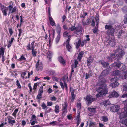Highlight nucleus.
I'll return each mask as SVG.
<instances>
[{"instance_id": "f257e3e1", "label": "nucleus", "mask_w": 127, "mask_h": 127, "mask_svg": "<svg viewBox=\"0 0 127 127\" xmlns=\"http://www.w3.org/2000/svg\"><path fill=\"white\" fill-rule=\"evenodd\" d=\"M75 27V25L72 26L70 28H69V30L71 31L76 30L75 32H76L77 34L76 36L77 37V35H78L82 32L83 28L81 26H79L77 27Z\"/></svg>"}, {"instance_id": "f03ea898", "label": "nucleus", "mask_w": 127, "mask_h": 127, "mask_svg": "<svg viewBox=\"0 0 127 127\" xmlns=\"http://www.w3.org/2000/svg\"><path fill=\"white\" fill-rule=\"evenodd\" d=\"M105 30H107L106 31L107 34L112 36L114 35L115 29L113 28V26L112 25H105Z\"/></svg>"}, {"instance_id": "7ed1b4c3", "label": "nucleus", "mask_w": 127, "mask_h": 127, "mask_svg": "<svg viewBox=\"0 0 127 127\" xmlns=\"http://www.w3.org/2000/svg\"><path fill=\"white\" fill-rule=\"evenodd\" d=\"M97 91L99 92L96 95V96L97 97H102L103 95H105L108 93V90L106 89H102L100 90V91L99 90V89H98Z\"/></svg>"}, {"instance_id": "20e7f679", "label": "nucleus", "mask_w": 127, "mask_h": 127, "mask_svg": "<svg viewBox=\"0 0 127 127\" xmlns=\"http://www.w3.org/2000/svg\"><path fill=\"white\" fill-rule=\"evenodd\" d=\"M124 103L125 105L124 107V111L121 114V115L123 118L127 117V99L124 101Z\"/></svg>"}, {"instance_id": "39448f33", "label": "nucleus", "mask_w": 127, "mask_h": 127, "mask_svg": "<svg viewBox=\"0 0 127 127\" xmlns=\"http://www.w3.org/2000/svg\"><path fill=\"white\" fill-rule=\"evenodd\" d=\"M118 78H117L116 77H114L111 79V81L112 83L110 85L112 88H115L119 85V84L117 82Z\"/></svg>"}, {"instance_id": "423d86ee", "label": "nucleus", "mask_w": 127, "mask_h": 127, "mask_svg": "<svg viewBox=\"0 0 127 127\" xmlns=\"http://www.w3.org/2000/svg\"><path fill=\"white\" fill-rule=\"evenodd\" d=\"M0 7V10L1 11L3 16H6L7 15V12L8 10V8L5 6L3 5H1Z\"/></svg>"}, {"instance_id": "0eeeda50", "label": "nucleus", "mask_w": 127, "mask_h": 127, "mask_svg": "<svg viewBox=\"0 0 127 127\" xmlns=\"http://www.w3.org/2000/svg\"><path fill=\"white\" fill-rule=\"evenodd\" d=\"M36 70L37 71H41L43 68V65L41 62H39L38 60L35 64Z\"/></svg>"}, {"instance_id": "6e6552de", "label": "nucleus", "mask_w": 127, "mask_h": 127, "mask_svg": "<svg viewBox=\"0 0 127 127\" xmlns=\"http://www.w3.org/2000/svg\"><path fill=\"white\" fill-rule=\"evenodd\" d=\"M8 120V123L9 125L11 126H13L14 125V124L16 123V121L14 120H12L13 119V118L12 116H9L7 117Z\"/></svg>"}, {"instance_id": "1a4fd4ad", "label": "nucleus", "mask_w": 127, "mask_h": 127, "mask_svg": "<svg viewBox=\"0 0 127 127\" xmlns=\"http://www.w3.org/2000/svg\"><path fill=\"white\" fill-rule=\"evenodd\" d=\"M64 103V104H62V110L63 114L66 113L67 112L68 105L66 102H65Z\"/></svg>"}, {"instance_id": "9d476101", "label": "nucleus", "mask_w": 127, "mask_h": 127, "mask_svg": "<svg viewBox=\"0 0 127 127\" xmlns=\"http://www.w3.org/2000/svg\"><path fill=\"white\" fill-rule=\"evenodd\" d=\"M35 42V41H33L31 43V45L30 43L27 46V49L28 50H33L35 49V46L34 45V43Z\"/></svg>"}, {"instance_id": "9b49d317", "label": "nucleus", "mask_w": 127, "mask_h": 127, "mask_svg": "<svg viewBox=\"0 0 127 127\" xmlns=\"http://www.w3.org/2000/svg\"><path fill=\"white\" fill-rule=\"evenodd\" d=\"M119 96V94L118 92H117L115 90H114L111 93H110L108 96L109 98H110L112 97H117Z\"/></svg>"}, {"instance_id": "f8f14e48", "label": "nucleus", "mask_w": 127, "mask_h": 127, "mask_svg": "<svg viewBox=\"0 0 127 127\" xmlns=\"http://www.w3.org/2000/svg\"><path fill=\"white\" fill-rule=\"evenodd\" d=\"M121 66V64L120 63L115 62L112 64V68L114 69H117L119 68Z\"/></svg>"}, {"instance_id": "ddd939ff", "label": "nucleus", "mask_w": 127, "mask_h": 127, "mask_svg": "<svg viewBox=\"0 0 127 127\" xmlns=\"http://www.w3.org/2000/svg\"><path fill=\"white\" fill-rule=\"evenodd\" d=\"M107 42L108 43V44L112 47L115 45L116 44L115 39L113 38L109 39Z\"/></svg>"}, {"instance_id": "4468645a", "label": "nucleus", "mask_w": 127, "mask_h": 127, "mask_svg": "<svg viewBox=\"0 0 127 127\" xmlns=\"http://www.w3.org/2000/svg\"><path fill=\"white\" fill-rule=\"evenodd\" d=\"M120 109V106L118 105H114L110 107V110L114 112L118 111Z\"/></svg>"}, {"instance_id": "2eb2a0df", "label": "nucleus", "mask_w": 127, "mask_h": 127, "mask_svg": "<svg viewBox=\"0 0 127 127\" xmlns=\"http://www.w3.org/2000/svg\"><path fill=\"white\" fill-rule=\"evenodd\" d=\"M86 100L88 104L91 103L93 101L95 100V98H91V96L90 95H87L86 97Z\"/></svg>"}, {"instance_id": "dca6fc26", "label": "nucleus", "mask_w": 127, "mask_h": 127, "mask_svg": "<svg viewBox=\"0 0 127 127\" xmlns=\"http://www.w3.org/2000/svg\"><path fill=\"white\" fill-rule=\"evenodd\" d=\"M58 61L61 64H63L64 66H65L66 64V62L64 60L63 57L60 56L58 58Z\"/></svg>"}, {"instance_id": "f3484780", "label": "nucleus", "mask_w": 127, "mask_h": 127, "mask_svg": "<svg viewBox=\"0 0 127 127\" xmlns=\"http://www.w3.org/2000/svg\"><path fill=\"white\" fill-rule=\"evenodd\" d=\"M70 90L71 95V101H73L75 98L76 95H74V90L71 86L70 87Z\"/></svg>"}, {"instance_id": "a211bd4d", "label": "nucleus", "mask_w": 127, "mask_h": 127, "mask_svg": "<svg viewBox=\"0 0 127 127\" xmlns=\"http://www.w3.org/2000/svg\"><path fill=\"white\" fill-rule=\"evenodd\" d=\"M125 54V52L123 50H121L118 55H116V56L118 59H121L124 56Z\"/></svg>"}, {"instance_id": "6ab92c4d", "label": "nucleus", "mask_w": 127, "mask_h": 127, "mask_svg": "<svg viewBox=\"0 0 127 127\" xmlns=\"http://www.w3.org/2000/svg\"><path fill=\"white\" fill-rule=\"evenodd\" d=\"M91 22V20L89 18L87 19L86 21V22H85L84 19H83L82 21L83 25L84 26H85L89 25L90 23Z\"/></svg>"}, {"instance_id": "aec40b11", "label": "nucleus", "mask_w": 127, "mask_h": 127, "mask_svg": "<svg viewBox=\"0 0 127 127\" xmlns=\"http://www.w3.org/2000/svg\"><path fill=\"white\" fill-rule=\"evenodd\" d=\"M41 106L42 108V109L44 110L46 108V109L45 111V114H46L49 113L48 110H47V109L48 108L47 107V106H46L45 103L43 102L41 105Z\"/></svg>"}, {"instance_id": "412c9836", "label": "nucleus", "mask_w": 127, "mask_h": 127, "mask_svg": "<svg viewBox=\"0 0 127 127\" xmlns=\"http://www.w3.org/2000/svg\"><path fill=\"white\" fill-rule=\"evenodd\" d=\"M57 33L58 34H60L61 28L59 24H58L56 28Z\"/></svg>"}, {"instance_id": "4be33fe9", "label": "nucleus", "mask_w": 127, "mask_h": 127, "mask_svg": "<svg viewBox=\"0 0 127 127\" xmlns=\"http://www.w3.org/2000/svg\"><path fill=\"white\" fill-rule=\"evenodd\" d=\"M93 60L92 59L91 57H90L87 59V64L88 67H89L90 66Z\"/></svg>"}, {"instance_id": "5701e85b", "label": "nucleus", "mask_w": 127, "mask_h": 127, "mask_svg": "<svg viewBox=\"0 0 127 127\" xmlns=\"http://www.w3.org/2000/svg\"><path fill=\"white\" fill-rule=\"evenodd\" d=\"M49 21L51 25L52 26H56V23L52 18L50 17V19H49Z\"/></svg>"}, {"instance_id": "b1692460", "label": "nucleus", "mask_w": 127, "mask_h": 127, "mask_svg": "<svg viewBox=\"0 0 127 127\" xmlns=\"http://www.w3.org/2000/svg\"><path fill=\"white\" fill-rule=\"evenodd\" d=\"M84 53L83 51H81L79 53L77 57V59H78L79 61H81L82 58L83 56Z\"/></svg>"}, {"instance_id": "393cba45", "label": "nucleus", "mask_w": 127, "mask_h": 127, "mask_svg": "<svg viewBox=\"0 0 127 127\" xmlns=\"http://www.w3.org/2000/svg\"><path fill=\"white\" fill-rule=\"evenodd\" d=\"M110 102L109 100H106L101 102V105H103L105 106H107V105L109 104Z\"/></svg>"}, {"instance_id": "a878e982", "label": "nucleus", "mask_w": 127, "mask_h": 127, "mask_svg": "<svg viewBox=\"0 0 127 127\" xmlns=\"http://www.w3.org/2000/svg\"><path fill=\"white\" fill-rule=\"evenodd\" d=\"M95 19L96 21V26L98 27L99 22V15L98 14H96L95 16Z\"/></svg>"}, {"instance_id": "bb28decb", "label": "nucleus", "mask_w": 127, "mask_h": 127, "mask_svg": "<svg viewBox=\"0 0 127 127\" xmlns=\"http://www.w3.org/2000/svg\"><path fill=\"white\" fill-rule=\"evenodd\" d=\"M76 44H75L76 45V47L77 49H78L80 46L81 43V40L79 39L78 41L76 42Z\"/></svg>"}, {"instance_id": "cd10ccee", "label": "nucleus", "mask_w": 127, "mask_h": 127, "mask_svg": "<svg viewBox=\"0 0 127 127\" xmlns=\"http://www.w3.org/2000/svg\"><path fill=\"white\" fill-rule=\"evenodd\" d=\"M101 120L104 122H106L108 121V117L105 116H103L101 117Z\"/></svg>"}, {"instance_id": "c85d7f7f", "label": "nucleus", "mask_w": 127, "mask_h": 127, "mask_svg": "<svg viewBox=\"0 0 127 127\" xmlns=\"http://www.w3.org/2000/svg\"><path fill=\"white\" fill-rule=\"evenodd\" d=\"M60 107L59 105L57 104L55 107V112L56 114H58L59 113L60 110Z\"/></svg>"}, {"instance_id": "c756f323", "label": "nucleus", "mask_w": 127, "mask_h": 127, "mask_svg": "<svg viewBox=\"0 0 127 127\" xmlns=\"http://www.w3.org/2000/svg\"><path fill=\"white\" fill-rule=\"evenodd\" d=\"M100 63L103 67H106L109 65L108 63H107L104 61H101Z\"/></svg>"}, {"instance_id": "7c9ffc66", "label": "nucleus", "mask_w": 127, "mask_h": 127, "mask_svg": "<svg viewBox=\"0 0 127 127\" xmlns=\"http://www.w3.org/2000/svg\"><path fill=\"white\" fill-rule=\"evenodd\" d=\"M9 3L10 4L8 6V8L10 13V11H11L12 9L13 8V6L14 4V3H13V2H12V1H11Z\"/></svg>"}, {"instance_id": "2f4dec72", "label": "nucleus", "mask_w": 127, "mask_h": 127, "mask_svg": "<svg viewBox=\"0 0 127 127\" xmlns=\"http://www.w3.org/2000/svg\"><path fill=\"white\" fill-rule=\"evenodd\" d=\"M120 72L119 70H115L113 71L112 75L114 76H115L119 75Z\"/></svg>"}, {"instance_id": "473e14b6", "label": "nucleus", "mask_w": 127, "mask_h": 127, "mask_svg": "<svg viewBox=\"0 0 127 127\" xmlns=\"http://www.w3.org/2000/svg\"><path fill=\"white\" fill-rule=\"evenodd\" d=\"M52 53L50 51H48L47 52V57L49 59V60H50L52 57Z\"/></svg>"}, {"instance_id": "72a5a7b5", "label": "nucleus", "mask_w": 127, "mask_h": 127, "mask_svg": "<svg viewBox=\"0 0 127 127\" xmlns=\"http://www.w3.org/2000/svg\"><path fill=\"white\" fill-rule=\"evenodd\" d=\"M18 11L17 7L16 6H15L12 9L11 11H10V13H16V11Z\"/></svg>"}, {"instance_id": "f704fd0d", "label": "nucleus", "mask_w": 127, "mask_h": 127, "mask_svg": "<svg viewBox=\"0 0 127 127\" xmlns=\"http://www.w3.org/2000/svg\"><path fill=\"white\" fill-rule=\"evenodd\" d=\"M106 87V85L105 84L103 83L101 84L100 85L99 87V89H105Z\"/></svg>"}, {"instance_id": "c9c22d12", "label": "nucleus", "mask_w": 127, "mask_h": 127, "mask_svg": "<svg viewBox=\"0 0 127 127\" xmlns=\"http://www.w3.org/2000/svg\"><path fill=\"white\" fill-rule=\"evenodd\" d=\"M109 73L108 70H105L102 71V74L103 76H105L108 74Z\"/></svg>"}, {"instance_id": "e433bc0d", "label": "nucleus", "mask_w": 127, "mask_h": 127, "mask_svg": "<svg viewBox=\"0 0 127 127\" xmlns=\"http://www.w3.org/2000/svg\"><path fill=\"white\" fill-rule=\"evenodd\" d=\"M32 53L34 57H35L36 56L37 52L36 51V49H34L32 50Z\"/></svg>"}, {"instance_id": "4c0bfd02", "label": "nucleus", "mask_w": 127, "mask_h": 127, "mask_svg": "<svg viewBox=\"0 0 127 127\" xmlns=\"http://www.w3.org/2000/svg\"><path fill=\"white\" fill-rule=\"evenodd\" d=\"M4 48L3 47L0 48V56L4 55Z\"/></svg>"}, {"instance_id": "58836bf2", "label": "nucleus", "mask_w": 127, "mask_h": 127, "mask_svg": "<svg viewBox=\"0 0 127 127\" xmlns=\"http://www.w3.org/2000/svg\"><path fill=\"white\" fill-rule=\"evenodd\" d=\"M42 93H41L38 92V94L37 96L36 99H37L40 100L42 98Z\"/></svg>"}, {"instance_id": "ea45409f", "label": "nucleus", "mask_w": 127, "mask_h": 127, "mask_svg": "<svg viewBox=\"0 0 127 127\" xmlns=\"http://www.w3.org/2000/svg\"><path fill=\"white\" fill-rule=\"evenodd\" d=\"M60 34H58L56 37V38L55 41L56 43H58L61 37Z\"/></svg>"}, {"instance_id": "a19ab883", "label": "nucleus", "mask_w": 127, "mask_h": 127, "mask_svg": "<svg viewBox=\"0 0 127 127\" xmlns=\"http://www.w3.org/2000/svg\"><path fill=\"white\" fill-rule=\"evenodd\" d=\"M19 110L18 108L16 109L13 113L12 114V115L14 117L16 118V114L18 111Z\"/></svg>"}, {"instance_id": "79ce46f5", "label": "nucleus", "mask_w": 127, "mask_h": 127, "mask_svg": "<svg viewBox=\"0 0 127 127\" xmlns=\"http://www.w3.org/2000/svg\"><path fill=\"white\" fill-rule=\"evenodd\" d=\"M120 122H121L122 124L125 125L127 127V118L125 120H122V121L121 120Z\"/></svg>"}, {"instance_id": "37998d69", "label": "nucleus", "mask_w": 127, "mask_h": 127, "mask_svg": "<svg viewBox=\"0 0 127 127\" xmlns=\"http://www.w3.org/2000/svg\"><path fill=\"white\" fill-rule=\"evenodd\" d=\"M16 85L18 86L17 89H20L21 88V86L20 84L19 81L17 79V80L16 82Z\"/></svg>"}, {"instance_id": "c03bdc74", "label": "nucleus", "mask_w": 127, "mask_h": 127, "mask_svg": "<svg viewBox=\"0 0 127 127\" xmlns=\"http://www.w3.org/2000/svg\"><path fill=\"white\" fill-rule=\"evenodd\" d=\"M88 110L90 112H95V111L96 108H94L89 107Z\"/></svg>"}, {"instance_id": "a18cd8bd", "label": "nucleus", "mask_w": 127, "mask_h": 127, "mask_svg": "<svg viewBox=\"0 0 127 127\" xmlns=\"http://www.w3.org/2000/svg\"><path fill=\"white\" fill-rule=\"evenodd\" d=\"M26 59L25 58L23 55H22L21 56L20 58L18 59V60L20 62L22 60H26Z\"/></svg>"}, {"instance_id": "49530a36", "label": "nucleus", "mask_w": 127, "mask_h": 127, "mask_svg": "<svg viewBox=\"0 0 127 127\" xmlns=\"http://www.w3.org/2000/svg\"><path fill=\"white\" fill-rule=\"evenodd\" d=\"M33 73V71L32 70L30 72H28V77L26 76L25 77V79H26L27 78H29L30 77V75H32V74Z\"/></svg>"}, {"instance_id": "de8ad7c7", "label": "nucleus", "mask_w": 127, "mask_h": 127, "mask_svg": "<svg viewBox=\"0 0 127 127\" xmlns=\"http://www.w3.org/2000/svg\"><path fill=\"white\" fill-rule=\"evenodd\" d=\"M95 125V123L91 121L89 124V127H94Z\"/></svg>"}, {"instance_id": "09e8293b", "label": "nucleus", "mask_w": 127, "mask_h": 127, "mask_svg": "<svg viewBox=\"0 0 127 127\" xmlns=\"http://www.w3.org/2000/svg\"><path fill=\"white\" fill-rule=\"evenodd\" d=\"M116 52L119 51L120 50L121 51V50H122V48H121V46L120 45H118L117 46H116Z\"/></svg>"}, {"instance_id": "8fccbe9b", "label": "nucleus", "mask_w": 127, "mask_h": 127, "mask_svg": "<svg viewBox=\"0 0 127 127\" xmlns=\"http://www.w3.org/2000/svg\"><path fill=\"white\" fill-rule=\"evenodd\" d=\"M66 48L69 52H70L71 49V47L69 44L66 45Z\"/></svg>"}, {"instance_id": "3c124183", "label": "nucleus", "mask_w": 127, "mask_h": 127, "mask_svg": "<svg viewBox=\"0 0 127 127\" xmlns=\"http://www.w3.org/2000/svg\"><path fill=\"white\" fill-rule=\"evenodd\" d=\"M26 72L27 71H26L22 72L21 73V77L22 79H24L25 78L24 76L26 75Z\"/></svg>"}, {"instance_id": "603ef678", "label": "nucleus", "mask_w": 127, "mask_h": 127, "mask_svg": "<svg viewBox=\"0 0 127 127\" xmlns=\"http://www.w3.org/2000/svg\"><path fill=\"white\" fill-rule=\"evenodd\" d=\"M123 21L125 23H127V14L125 15Z\"/></svg>"}, {"instance_id": "864d4df0", "label": "nucleus", "mask_w": 127, "mask_h": 127, "mask_svg": "<svg viewBox=\"0 0 127 127\" xmlns=\"http://www.w3.org/2000/svg\"><path fill=\"white\" fill-rule=\"evenodd\" d=\"M43 86H41L40 87V88L39 89L38 91V93H43Z\"/></svg>"}, {"instance_id": "5fc2aeb1", "label": "nucleus", "mask_w": 127, "mask_h": 127, "mask_svg": "<svg viewBox=\"0 0 127 127\" xmlns=\"http://www.w3.org/2000/svg\"><path fill=\"white\" fill-rule=\"evenodd\" d=\"M98 27H97V28H96V27H94V29L93 30V33L95 34L96 33L97 31L98 30Z\"/></svg>"}, {"instance_id": "6e6d98bb", "label": "nucleus", "mask_w": 127, "mask_h": 127, "mask_svg": "<svg viewBox=\"0 0 127 127\" xmlns=\"http://www.w3.org/2000/svg\"><path fill=\"white\" fill-rule=\"evenodd\" d=\"M122 74H123V75L124 76H123L122 79H124L127 77V73H126L125 72H122Z\"/></svg>"}, {"instance_id": "4d7b16f0", "label": "nucleus", "mask_w": 127, "mask_h": 127, "mask_svg": "<svg viewBox=\"0 0 127 127\" xmlns=\"http://www.w3.org/2000/svg\"><path fill=\"white\" fill-rule=\"evenodd\" d=\"M48 74H50L53 75L55 74V71L54 70H50L49 71H48Z\"/></svg>"}, {"instance_id": "13d9d810", "label": "nucleus", "mask_w": 127, "mask_h": 127, "mask_svg": "<svg viewBox=\"0 0 127 127\" xmlns=\"http://www.w3.org/2000/svg\"><path fill=\"white\" fill-rule=\"evenodd\" d=\"M64 87H65V90H66V91L68 92V88L67 86L66 83L65 81H64Z\"/></svg>"}, {"instance_id": "bf43d9fd", "label": "nucleus", "mask_w": 127, "mask_h": 127, "mask_svg": "<svg viewBox=\"0 0 127 127\" xmlns=\"http://www.w3.org/2000/svg\"><path fill=\"white\" fill-rule=\"evenodd\" d=\"M77 107L78 109L79 110H80L81 109V103H78L77 104Z\"/></svg>"}, {"instance_id": "052dcab7", "label": "nucleus", "mask_w": 127, "mask_h": 127, "mask_svg": "<svg viewBox=\"0 0 127 127\" xmlns=\"http://www.w3.org/2000/svg\"><path fill=\"white\" fill-rule=\"evenodd\" d=\"M68 33L67 31H65L63 33V36L65 37H66L68 36L67 35Z\"/></svg>"}, {"instance_id": "680f3d73", "label": "nucleus", "mask_w": 127, "mask_h": 127, "mask_svg": "<svg viewBox=\"0 0 127 127\" xmlns=\"http://www.w3.org/2000/svg\"><path fill=\"white\" fill-rule=\"evenodd\" d=\"M9 32L10 33V36H11L13 33V31L12 30V29L9 28L8 29Z\"/></svg>"}, {"instance_id": "e2e57ef3", "label": "nucleus", "mask_w": 127, "mask_h": 127, "mask_svg": "<svg viewBox=\"0 0 127 127\" xmlns=\"http://www.w3.org/2000/svg\"><path fill=\"white\" fill-rule=\"evenodd\" d=\"M81 46L82 47H83L84 46V44L87 43V42L86 40H82V41H81Z\"/></svg>"}, {"instance_id": "0e129e2a", "label": "nucleus", "mask_w": 127, "mask_h": 127, "mask_svg": "<svg viewBox=\"0 0 127 127\" xmlns=\"http://www.w3.org/2000/svg\"><path fill=\"white\" fill-rule=\"evenodd\" d=\"M47 91L48 94H50L53 92V90L51 88H49L48 89Z\"/></svg>"}, {"instance_id": "69168bd1", "label": "nucleus", "mask_w": 127, "mask_h": 127, "mask_svg": "<svg viewBox=\"0 0 127 127\" xmlns=\"http://www.w3.org/2000/svg\"><path fill=\"white\" fill-rule=\"evenodd\" d=\"M37 83H35L34 85L33 89L35 91L36 90L37 86Z\"/></svg>"}, {"instance_id": "338daca9", "label": "nucleus", "mask_w": 127, "mask_h": 127, "mask_svg": "<svg viewBox=\"0 0 127 127\" xmlns=\"http://www.w3.org/2000/svg\"><path fill=\"white\" fill-rule=\"evenodd\" d=\"M19 31V34H18V36H19V37H20V36H21L22 32L23 31L21 29H18Z\"/></svg>"}, {"instance_id": "774afa93", "label": "nucleus", "mask_w": 127, "mask_h": 127, "mask_svg": "<svg viewBox=\"0 0 127 127\" xmlns=\"http://www.w3.org/2000/svg\"><path fill=\"white\" fill-rule=\"evenodd\" d=\"M123 89L124 91L127 92V86L126 85L123 86Z\"/></svg>"}]
</instances>
